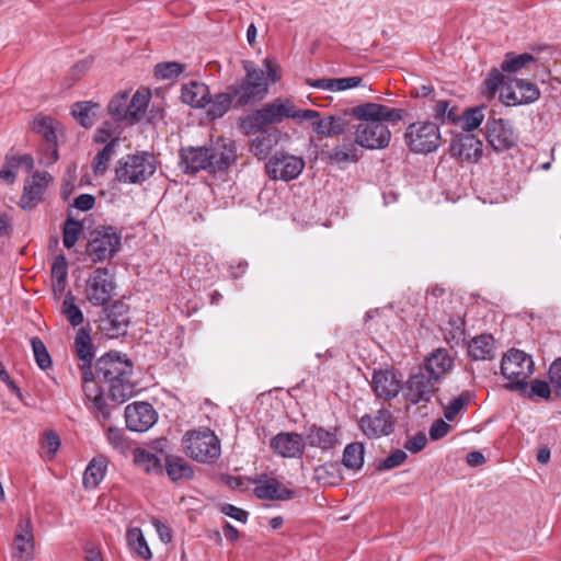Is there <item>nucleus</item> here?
Here are the masks:
<instances>
[{"mask_svg": "<svg viewBox=\"0 0 561 561\" xmlns=\"http://www.w3.org/2000/svg\"><path fill=\"white\" fill-rule=\"evenodd\" d=\"M115 282L107 268L98 267L87 278L84 295L94 307H104L112 299Z\"/></svg>", "mask_w": 561, "mask_h": 561, "instance_id": "obj_10", "label": "nucleus"}, {"mask_svg": "<svg viewBox=\"0 0 561 561\" xmlns=\"http://www.w3.org/2000/svg\"><path fill=\"white\" fill-rule=\"evenodd\" d=\"M150 93L148 90H138L133 98L128 99V123L134 124L140 121L148 107Z\"/></svg>", "mask_w": 561, "mask_h": 561, "instance_id": "obj_38", "label": "nucleus"}, {"mask_svg": "<svg viewBox=\"0 0 561 561\" xmlns=\"http://www.w3.org/2000/svg\"><path fill=\"white\" fill-rule=\"evenodd\" d=\"M126 541L131 551L137 553L144 560H150L152 557L151 550L144 537L140 528L133 527L127 530Z\"/></svg>", "mask_w": 561, "mask_h": 561, "instance_id": "obj_40", "label": "nucleus"}, {"mask_svg": "<svg viewBox=\"0 0 561 561\" xmlns=\"http://www.w3.org/2000/svg\"><path fill=\"white\" fill-rule=\"evenodd\" d=\"M438 382L426 373L419 370L403 382V399L410 404L427 403L438 391Z\"/></svg>", "mask_w": 561, "mask_h": 561, "instance_id": "obj_12", "label": "nucleus"}, {"mask_svg": "<svg viewBox=\"0 0 561 561\" xmlns=\"http://www.w3.org/2000/svg\"><path fill=\"white\" fill-rule=\"evenodd\" d=\"M82 224L73 218H68L64 224L62 242L67 249H71L82 233Z\"/></svg>", "mask_w": 561, "mask_h": 561, "instance_id": "obj_49", "label": "nucleus"}, {"mask_svg": "<svg viewBox=\"0 0 561 561\" xmlns=\"http://www.w3.org/2000/svg\"><path fill=\"white\" fill-rule=\"evenodd\" d=\"M107 468V460L104 457L93 458L83 473V484L88 489L96 488L103 480Z\"/></svg>", "mask_w": 561, "mask_h": 561, "instance_id": "obj_36", "label": "nucleus"}, {"mask_svg": "<svg viewBox=\"0 0 561 561\" xmlns=\"http://www.w3.org/2000/svg\"><path fill=\"white\" fill-rule=\"evenodd\" d=\"M549 380L557 394L561 396V358L556 359L549 368Z\"/></svg>", "mask_w": 561, "mask_h": 561, "instance_id": "obj_64", "label": "nucleus"}, {"mask_svg": "<svg viewBox=\"0 0 561 561\" xmlns=\"http://www.w3.org/2000/svg\"><path fill=\"white\" fill-rule=\"evenodd\" d=\"M310 121L313 131L317 135L327 138L344 134L347 126L346 121L343 117L333 115L323 118H320L319 115L318 118H311Z\"/></svg>", "mask_w": 561, "mask_h": 561, "instance_id": "obj_30", "label": "nucleus"}, {"mask_svg": "<svg viewBox=\"0 0 561 561\" xmlns=\"http://www.w3.org/2000/svg\"><path fill=\"white\" fill-rule=\"evenodd\" d=\"M534 61L535 58L530 54H522L512 57L507 56V58L503 61L501 68L503 71L516 72Z\"/></svg>", "mask_w": 561, "mask_h": 561, "instance_id": "obj_54", "label": "nucleus"}, {"mask_svg": "<svg viewBox=\"0 0 561 561\" xmlns=\"http://www.w3.org/2000/svg\"><path fill=\"white\" fill-rule=\"evenodd\" d=\"M105 313L102 330L106 335L114 339L125 334L129 324L128 307L124 302L115 301L105 308Z\"/></svg>", "mask_w": 561, "mask_h": 561, "instance_id": "obj_20", "label": "nucleus"}, {"mask_svg": "<svg viewBox=\"0 0 561 561\" xmlns=\"http://www.w3.org/2000/svg\"><path fill=\"white\" fill-rule=\"evenodd\" d=\"M73 344L76 354L81 362V368L90 369L94 359V351L90 331L85 328L79 329L76 333Z\"/></svg>", "mask_w": 561, "mask_h": 561, "instance_id": "obj_31", "label": "nucleus"}, {"mask_svg": "<svg viewBox=\"0 0 561 561\" xmlns=\"http://www.w3.org/2000/svg\"><path fill=\"white\" fill-rule=\"evenodd\" d=\"M254 494L261 500H289L293 497L294 492L288 488L280 484L274 478H270L266 474H262L256 478Z\"/></svg>", "mask_w": 561, "mask_h": 561, "instance_id": "obj_26", "label": "nucleus"}, {"mask_svg": "<svg viewBox=\"0 0 561 561\" xmlns=\"http://www.w3.org/2000/svg\"><path fill=\"white\" fill-rule=\"evenodd\" d=\"M534 373V362L524 351L512 348L501 360V374L507 380L505 388L512 391H527V379Z\"/></svg>", "mask_w": 561, "mask_h": 561, "instance_id": "obj_6", "label": "nucleus"}, {"mask_svg": "<svg viewBox=\"0 0 561 561\" xmlns=\"http://www.w3.org/2000/svg\"><path fill=\"white\" fill-rule=\"evenodd\" d=\"M61 313L72 327L82 324L84 317L81 309L76 304V298L71 291H68L61 305Z\"/></svg>", "mask_w": 561, "mask_h": 561, "instance_id": "obj_45", "label": "nucleus"}, {"mask_svg": "<svg viewBox=\"0 0 561 561\" xmlns=\"http://www.w3.org/2000/svg\"><path fill=\"white\" fill-rule=\"evenodd\" d=\"M31 345L37 366L43 370L50 368L53 362L44 342L34 336L31 339Z\"/></svg>", "mask_w": 561, "mask_h": 561, "instance_id": "obj_50", "label": "nucleus"}, {"mask_svg": "<svg viewBox=\"0 0 561 561\" xmlns=\"http://www.w3.org/2000/svg\"><path fill=\"white\" fill-rule=\"evenodd\" d=\"M433 104H431L432 116L435 121L445 123H457L460 121V113L456 105H451L448 100H435L432 98L430 100Z\"/></svg>", "mask_w": 561, "mask_h": 561, "instance_id": "obj_34", "label": "nucleus"}, {"mask_svg": "<svg viewBox=\"0 0 561 561\" xmlns=\"http://www.w3.org/2000/svg\"><path fill=\"white\" fill-rule=\"evenodd\" d=\"M404 139L411 151L415 153H431L440 146V131L438 126L428 121H419L407 127Z\"/></svg>", "mask_w": 561, "mask_h": 561, "instance_id": "obj_9", "label": "nucleus"}, {"mask_svg": "<svg viewBox=\"0 0 561 561\" xmlns=\"http://www.w3.org/2000/svg\"><path fill=\"white\" fill-rule=\"evenodd\" d=\"M405 459L407 453L401 449H397L393 453H391L385 460H382L379 463L378 468L380 470H390L401 466L405 461Z\"/></svg>", "mask_w": 561, "mask_h": 561, "instance_id": "obj_60", "label": "nucleus"}, {"mask_svg": "<svg viewBox=\"0 0 561 561\" xmlns=\"http://www.w3.org/2000/svg\"><path fill=\"white\" fill-rule=\"evenodd\" d=\"M60 447L59 436L53 431H47L42 440V449L47 459H53Z\"/></svg>", "mask_w": 561, "mask_h": 561, "instance_id": "obj_58", "label": "nucleus"}, {"mask_svg": "<svg viewBox=\"0 0 561 561\" xmlns=\"http://www.w3.org/2000/svg\"><path fill=\"white\" fill-rule=\"evenodd\" d=\"M11 558L12 561H33L35 558V539L30 517H22L16 525Z\"/></svg>", "mask_w": 561, "mask_h": 561, "instance_id": "obj_16", "label": "nucleus"}, {"mask_svg": "<svg viewBox=\"0 0 561 561\" xmlns=\"http://www.w3.org/2000/svg\"><path fill=\"white\" fill-rule=\"evenodd\" d=\"M108 113L116 121H126L128 123V93H117L108 103Z\"/></svg>", "mask_w": 561, "mask_h": 561, "instance_id": "obj_48", "label": "nucleus"}, {"mask_svg": "<svg viewBox=\"0 0 561 561\" xmlns=\"http://www.w3.org/2000/svg\"><path fill=\"white\" fill-rule=\"evenodd\" d=\"M59 159L57 142H45L38 152V162L42 165L49 167Z\"/></svg>", "mask_w": 561, "mask_h": 561, "instance_id": "obj_57", "label": "nucleus"}, {"mask_svg": "<svg viewBox=\"0 0 561 561\" xmlns=\"http://www.w3.org/2000/svg\"><path fill=\"white\" fill-rule=\"evenodd\" d=\"M180 165L185 173L224 171L237 160L236 145L230 139L219 138L210 147H190L181 150Z\"/></svg>", "mask_w": 561, "mask_h": 561, "instance_id": "obj_3", "label": "nucleus"}, {"mask_svg": "<svg viewBox=\"0 0 561 561\" xmlns=\"http://www.w3.org/2000/svg\"><path fill=\"white\" fill-rule=\"evenodd\" d=\"M450 331L445 333V340L449 344L458 345L465 341V330L461 323L450 322Z\"/></svg>", "mask_w": 561, "mask_h": 561, "instance_id": "obj_63", "label": "nucleus"}, {"mask_svg": "<svg viewBox=\"0 0 561 561\" xmlns=\"http://www.w3.org/2000/svg\"><path fill=\"white\" fill-rule=\"evenodd\" d=\"M96 374L107 385L113 401L123 403L134 396L135 383L130 379L133 365L126 356L118 353L101 356L96 362Z\"/></svg>", "mask_w": 561, "mask_h": 561, "instance_id": "obj_4", "label": "nucleus"}, {"mask_svg": "<svg viewBox=\"0 0 561 561\" xmlns=\"http://www.w3.org/2000/svg\"><path fill=\"white\" fill-rule=\"evenodd\" d=\"M483 153V144L471 134L456 136L450 145V156L467 162H477Z\"/></svg>", "mask_w": 561, "mask_h": 561, "instance_id": "obj_21", "label": "nucleus"}, {"mask_svg": "<svg viewBox=\"0 0 561 561\" xmlns=\"http://www.w3.org/2000/svg\"><path fill=\"white\" fill-rule=\"evenodd\" d=\"M305 443L322 453L334 449L339 444V430L335 426L323 427L311 425L305 434Z\"/></svg>", "mask_w": 561, "mask_h": 561, "instance_id": "obj_24", "label": "nucleus"}, {"mask_svg": "<svg viewBox=\"0 0 561 561\" xmlns=\"http://www.w3.org/2000/svg\"><path fill=\"white\" fill-rule=\"evenodd\" d=\"M494 350V339L490 334L478 335L468 344V354L474 360L492 359Z\"/></svg>", "mask_w": 561, "mask_h": 561, "instance_id": "obj_32", "label": "nucleus"}, {"mask_svg": "<svg viewBox=\"0 0 561 561\" xmlns=\"http://www.w3.org/2000/svg\"><path fill=\"white\" fill-rule=\"evenodd\" d=\"M182 443L186 455L198 462L210 463L220 456V442L208 428L187 432Z\"/></svg>", "mask_w": 561, "mask_h": 561, "instance_id": "obj_7", "label": "nucleus"}, {"mask_svg": "<svg viewBox=\"0 0 561 561\" xmlns=\"http://www.w3.org/2000/svg\"><path fill=\"white\" fill-rule=\"evenodd\" d=\"M117 139H112L104 148L94 157L92 168L95 175H103L107 170L108 162L115 154Z\"/></svg>", "mask_w": 561, "mask_h": 561, "instance_id": "obj_46", "label": "nucleus"}, {"mask_svg": "<svg viewBox=\"0 0 561 561\" xmlns=\"http://www.w3.org/2000/svg\"><path fill=\"white\" fill-rule=\"evenodd\" d=\"M68 275V263L64 255L55 257L51 265V279L66 280Z\"/></svg>", "mask_w": 561, "mask_h": 561, "instance_id": "obj_62", "label": "nucleus"}, {"mask_svg": "<svg viewBox=\"0 0 561 561\" xmlns=\"http://www.w3.org/2000/svg\"><path fill=\"white\" fill-rule=\"evenodd\" d=\"M402 375L393 367L374 370L371 376V389L375 396L383 401H390L403 392Z\"/></svg>", "mask_w": 561, "mask_h": 561, "instance_id": "obj_14", "label": "nucleus"}, {"mask_svg": "<svg viewBox=\"0 0 561 561\" xmlns=\"http://www.w3.org/2000/svg\"><path fill=\"white\" fill-rule=\"evenodd\" d=\"M121 248V234L113 227H101L92 232L88 244L91 260L102 262L113 257Z\"/></svg>", "mask_w": 561, "mask_h": 561, "instance_id": "obj_11", "label": "nucleus"}, {"mask_svg": "<svg viewBox=\"0 0 561 561\" xmlns=\"http://www.w3.org/2000/svg\"><path fill=\"white\" fill-rule=\"evenodd\" d=\"M108 443L121 454H126L129 449L128 440L126 439L122 430L108 427L106 431Z\"/></svg>", "mask_w": 561, "mask_h": 561, "instance_id": "obj_56", "label": "nucleus"}, {"mask_svg": "<svg viewBox=\"0 0 561 561\" xmlns=\"http://www.w3.org/2000/svg\"><path fill=\"white\" fill-rule=\"evenodd\" d=\"M306 83L309 87L331 91L342 92L350 89H355L363 85L360 77H346V78H321V79H307Z\"/></svg>", "mask_w": 561, "mask_h": 561, "instance_id": "obj_29", "label": "nucleus"}, {"mask_svg": "<svg viewBox=\"0 0 561 561\" xmlns=\"http://www.w3.org/2000/svg\"><path fill=\"white\" fill-rule=\"evenodd\" d=\"M304 168L302 158L284 151L276 152L266 163V171L272 180H294L299 176Z\"/></svg>", "mask_w": 561, "mask_h": 561, "instance_id": "obj_15", "label": "nucleus"}, {"mask_svg": "<svg viewBox=\"0 0 561 561\" xmlns=\"http://www.w3.org/2000/svg\"><path fill=\"white\" fill-rule=\"evenodd\" d=\"M181 99L185 104L192 107L203 108L210 101V91L203 82L190 81L183 84Z\"/></svg>", "mask_w": 561, "mask_h": 561, "instance_id": "obj_28", "label": "nucleus"}, {"mask_svg": "<svg viewBox=\"0 0 561 561\" xmlns=\"http://www.w3.org/2000/svg\"><path fill=\"white\" fill-rule=\"evenodd\" d=\"M319 112L314 110H298L291 100L276 98L260 110L244 117L241 127L247 133H252L272 124H279L286 118L311 119L318 118Z\"/></svg>", "mask_w": 561, "mask_h": 561, "instance_id": "obj_5", "label": "nucleus"}, {"mask_svg": "<svg viewBox=\"0 0 561 561\" xmlns=\"http://www.w3.org/2000/svg\"><path fill=\"white\" fill-rule=\"evenodd\" d=\"M305 438L301 434L282 432L275 435L270 443L272 450L284 458H297L304 454Z\"/></svg>", "mask_w": 561, "mask_h": 561, "instance_id": "obj_22", "label": "nucleus"}, {"mask_svg": "<svg viewBox=\"0 0 561 561\" xmlns=\"http://www.w3.org/2000/svg\"><path fill=\"white\" fill-rule=\"evenodd\" d=\"M156 158L148 152L128 154L117 161L116 180L126 184H139L156 172Z\"/></svg>", "mask_w": 561, "mask_h": 561, "instance_id": "obj_8", "label": "nucleus"}, {"mask_svg": "<svg viewBox=\"0 0 561 561\" xmlns=\"http://www.w3.org/2000/svg\"><path fill=\"white\" fill-rule=\"evenodd\" d=\"M540 95L538 88L523 79H512L508 84L501 88L500 98L507 106L530 103Z\"/></svg>", "mask_w": 561, "mask_h": 561, "instance_id": "obj_17", "label": "nucleus"}, {"mask_svg": "<svg viewBox=\"0 0 561 561\" xmlns=\"http://www.w3.org/2000/svg\"><path fill=\"white\" fill-rule=\"evenodd\" d=\"M503 80H504V77L499 70H496V69L492 70L489 73L488 78L484 80L485 92L489 95H494L499 91V89L502 87Z\"/></svg>", "mask_w": 561, "mask_h": 561, "instance_id": "obj_61", "label": "nucleus"}, {"mask_svg": "<svg viewBox=\"0 0 561 561\" xmlns=\"http://www.w3.org/2000/svg\"><path fill=\"white\" fill-rule=\"evenodd\" d=\"M165 470L172 481L188 480L194 476V470L190 463L179 456H168L165 459Z\"/></svg>", "mask_w": 561, "mask_h": 561, "instance_id": "obj_35", "label": "nucleus"}, {"mask_svg": "<svg viewBox=\"0 0 561 561\" xmlns=\"http://www.w3.org/2000/svg\"><path fill=\"white\" fill-rule=\"evenodd\" d=\"M460 119L462 121V127L467 131H471L478 128L484 119L483 108L476 107L466 111L463 114H460Z\"/></svg>", "mask_w": 561, "mask_h": 561, "instance_id": "obj_51", "label": "nucleus"}, {"mask_svg": "<svg viewBox=\"0 0 561 561\" xmlns=\"http://www.w3.org/2000/svg\"><path fill=\"white\" fill-rule=\"evenodd\" d=\"M364 451L362 443L348 444L343 451V465L348 469H360L364 463Z\"/></svg>", "mask_w": 561, "mask_h": 561, "instance_id": "obj_44", "label": "nucleus"}, {"mask_svg": "<svg viewBox=\"0 0 561 561\" xmlns=\"http://www.w3.org/2000/svg\"><path fill=\"white\" fill-rule=\"evenodd\" d=\"M60 124L49 116H37L33 121V129L42 135L45 142H57Z\"/></svg>", "mask_w": 561, "mask_h": 561, "instance_id": "obj_41", "label": "nucleus"}, {"mask_svg": "<svg viewBox=\"0 0 561 561\" xmlns=\"http://www.w3.org/2000/svg\"><path fill=\"white\" fill-rule=\"evenodd\" d=\"M82 389L87 400L92 404L99 417L106 421L111 413L106 407L105 398L93 379V373L90 369H82Z\"/></svg>", "mask_w": 561, "mask_h": 561, "instance_id": "obj_25", "label": "nucleus"}, {"mask_svg": "<svg viewBox=\"0 0 561 561\" xmlns=\"http://www.w3.org/2000/svg\"><path fill=\"white\" fill-rule=\"evenodd\" d=\"M352 114L359 121L355 129V142L369 150L383 149L391 140L387 123H397L404 116L401 108L378 103H365L353 107Z\"/></svg>", "mask_w": 561, "mask_h": 561, "instance_id": "obj_1", "label": "nucleus"}, {"mask_svg": "<svg viewBox=\"0 0 561 561\" xmlns=\"http://www.w3.org/2000/svg\"><path fill=\"white\" fill-rule=\"evenodd\" d=\"M183 70L184 66L182 64L168 61L156 65L154 75L157 78L165 80L176 78Z\"/></svg>", "mask_w": 561, "mask_h": 561, "instance_id": "obj_52", "label": "nucleus"}, {"mask_svg": "<svg viewBox=\"0 0 561 561\" xmlns=\"http://www.w3.org/2000/svg\"><path fill=\"white\" fill-rule=\"evenodd\" d=\"M232 103L234 104V96L231 91L227 89L226 92L218 93L213 99L210 98L207 104L209 105L207 113L213 119L220 118L229 111Z\"/></svg>", "mask_w": 561, "mask_h": 561, "instance_id": "obj_42", "label": "nucleus"}, {"mask_svg": "<svg viewBox=\"0 0 561 561\" xmlns=\"http://www.w3.org/2000/svg\"><path fill=\"white\" fill-rule=\"evenodd\" d=\"M99 105L91 101L77 102L72 105L71 114L77 122L84 128H89L94 124Z\"/></svg>", "mask_w": 561, "mask_h": 561, "instance_id": "obj_39", "label": "nucleus"}, {"mask_svg": "<svg viewBox=\"0 0 561 561\" xmlns=\"http://www.w3.org/2000/svg\"><path fill=\"white\" fill-rule=\"evenodd\" d=\"M274 146V140L272 135L267 131L260 133L255 138H253L250 147V151L257 159H266L271 153L272 148Z\"/></svg>", "mask_w": 561, "mask_h": 561, "instance_id": "obj_47", "label": "nucleus"}, {"mask_svg": "<svg viewBox=\"0 0 561 561\" xmlns=\"http://www.w3.org/2000/svg\"><path fill=\"white\" fill-rule=\"evenodd\" d=\"M134 462L147 473L159 474L163 471L161 459L147 448H136L133 451Z\"/></svg>", "mask_w": 561, "mask_h": 561, "instance_id": "obj_33", "label": "nucleus"}, {"mask_svg": "<svg viewBox=\"0 0 561 561\" xmlns=\"http://www.w3.org/2000/svg\"><path fill=\"white\" fill-rule=\"evenodd\" d=\"M488 144L497 152L514 148L518 142V134L508 119L492 118L485 124Z\"/></svg>", "mask_w": 561, "mask_h": 561, "instance_id": "obj_13", "label": "nucleus"}, {"mask_svg": "<svg viewBox=\"0 0 561 561\" xmlns=\"http://www.w3.org/2000/svg\"><path fill=\"white\" fill-rule=\"evenodd\" d=\"M244 78L230 84L228 90L234 96V107L253 105L261 102L268 94L271 83H276L280 79L279 66L272 58L266 57L263 60V69H260L254 61L243 60Z\"/></svg>", "mask_w": 561, "mask_h": 561, "instance_id": "obj_2", "label": "nucleus"}, {"mask_svg": "<svg viewBox=\"0 0 561 561\" xmlns=\"http://www.w3.org/2000/svg\"><path fill=\"white\" fill-rule=\"evenodd\" d=\"M520 393L527 398L549 399L551 388L547 381L535 379L530 385L527 382V391H520Z\"/></svg>", "mask_w": 561, "mask_h": 561, "instance_id": "obj_53", "label": "nucleus"}, {"mask_svg": "<svg viewBox=\"0 0 561 561\" xmlns=\"http://www.w3.org/2000/svg\"><path fill=\"white\" fill-rule=\"evenodd\" d=\"M7 165L14 169H24L26 172H31L34 169V159L31 154L24 153L11 157L7 160Z\"/></svg>", "mask_w": 561, "mask_h": 561, "instance_id": "obj_59", "label": "nucleus"}, {"mask_svg": "<svg viewBox=\"0 0 561 561\" xmlns=\"http://www.w3.org/2000/svg\"><path fill=\"white\" fill-rule=\"evenodd\" d=\"M328 159L333 164L356 162L358 160L357 148L351 142L336 146L328 152Z\"/></svg>", "mask_w": 561, "mask_h": 561, "instance_id": "obj_43", "label": "nucleus"}, {"mask_svg": "<svg viewBox=\"0 0 561 561\" xmlns=\"http://www.w3.org/2000/svg\"><path fill=\"white\" fill-rule=\"evenodd\" d=\"M469 400V393H461L457 398L453 399L444 409L445 419L449 422L454 421L460 411L468 404Z\"/></svg>", "mask_w": 561, "mask_h": 561, "instance_id": "obj_55", "label": "nucleus"}, {"mask_svg": "<svg viewBox=\"0 0 561 561\" xmlns=\"http://www.w3.org/2000/svg\"><path fill=\"white\" fill-rule=\"evenodd\" d=\"M454 366V358L446 348H437L425 359L424 368L438 383L446 377Z\"/></svg>", "mask_w": 561, "mask_h": 561, "instance_id": "obj_27", "label": "nucleus"}, {"mask_svg": "<svg viewBox=\"0 0 561 561\" xmlns=\"http://www.w3.org/2000/svg\"><path fill=\"white\" fill-rule=\"evenodd\" d=\"M313 479L323 486H333L341 482V469L337 462H327L313 471Z\"/></svg>", "mask_w": 561, "mask_h": 561, "instance_id": "obj_37", "label": "nucleus"}, {"mask_svg": "<svg viewBox=\"0 0 561 561\" xmlns=\"http://www.w3.org/2000/svg\"><path fill=\"white\" fill-rule=\"evenodd\" d=\"M126 426L133 432H146L158 420L157 411L150 403L134 402L125 408Z\"/></svg>", "mask_w": 561, "mask_h": 561, "instance_id": "obj_18", "label": "nucleus"}, {"mask_svg": "<svg viewBox=\"0 0 561 561\" xmlns=\"http://www.w3.org/2000/svg\"><path fill=\"white\" fill-rule=\"evenodd\" d=\"M51 175L46 171H36L25 181L23 194L20 199V206L25 210L33 209L43 197Z\"/></svg>", "mask_w": 561, "mask_h": 561, "instance_id": "obj_19", "label": "nucleus"}, {"mask_svg": "<svg viewBox=\"0 0 561 561\" xmlns=\"http://www.w3.org/2000/svg\"><path fill=\"white\" fill-rule=\"evenodd\" d=\"M359 427L367 437L377 438L392 432L393 421L390 412L381 409L374 414L362 416Z\"/></svg>", "mask_w": 561, "mask_h": 561, "instance_id": "obj_23", "label": "nucleus"}]
</instances>
